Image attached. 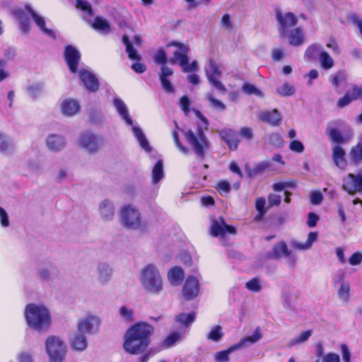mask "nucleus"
Masks as SVG:
<instances>
[{"label": "nucleus", "instance_id": "f257e3e1", "mask_svg": "<svg viewBox=\"0 0 362 362\" xmlns=\"http://www.w3.org/2000/svg\"><path fill=\"white\" fill-rule=\"evenodd\" d=\"M153 327L146 322H137L128 329L123 347L131 354H139L148 347Z\"/></svg>", "mask_w": 362, "mask_h": 362}, {"label": "nucleus", "instance_id": "f03ea898", "mask_svg": "<svg viewBox=\"0 0 362 362\" xmlns=\"http://www.w3.org/2000/svg\"><path fill=\"white\" fill-rule=\"evenodd\" d=\"M193 110L195 116L201 120L202 124H197L194 131L192 129L183 131V134L195 154L202 159L211 146V143L204 133L208 130L209 121L199 110Z\"/></svg>", "mask_w": 362, "mask_h": 362}, {"label": "nucleus", "instance_id": "7ed1b4c3", "mask_svg": "<svg viewBox=\"0 0 362 362\" xmlns=\"http://www.w3.org/2000/svg\"><path fill=\"white\" fill-rule=\"evenodd\" d=\"M24 316L28 327L37 331L47 329L51 323L49 311L42 304H28L24 310Z\"/></svg>", "mask_w": 362, "mask_h": 362}, {"label": "nucleus", "instance_id": "20e7f679", "mask_svg": "<svg viewBox=\"0 0 362 362\" xmlns=\"http://www.w3.org/2000/svg\"><path fill=\"white\" fill-rule=\"evenodd\" d=\"M113 105L121 117V119L126 123L127 125L132 127L133 134L138 141L140 146L146 152H150L151 147L144 135L142 129L134 123L129 112V109L126 103L119 98L115 97L112 100Z\"/></svg>", "mask_w": 362, "mask_h": 362}, {"label": "nucleus", "instance_id": "39448f33", "mask_svg": "<svg viewBox=\"0 0 362 362\" xmlns=\"http://www.w3.org/2000/svg\"><path fill=\"white\" fill-rule=\"evenodd\" d=\"M139 279L143 288L151 293L158 294L163 290V279L153 264H148L141 271Z\"/></svg>", "mask_w": 362, "mask_h": 362}, {"label": "nucleus", "instance_id": "423d86ee", "mask_svg": "<svg viewBox=\"0 0 362 362\" xmlns=\"http://www.w3.org/2000/svg\"><path fill=\"white\" fill-rule=\"evenodd\" d=\"M172 45L175 47V49L173 52V57L168 60L170 64H178L182 71L185 73L198 71L199 65L197 61H192L189 64V47L187 45L174 42Z\"/></svg>", "mask_w": 362, "mask_h": 362}, {"label": "nucleus", "instance_id": "0eeeda50", "mask_svg": "<svg viewBox=\"0 0 362 362\" xmlns=\"http://www.w3.org/2000/svg\"><path fill=\"white\" fill-rule=\"evenodd\" d=\"M46 352L49 362H64L66 354V346L59 337L49 336L45 341Z\"/></svg>", "mask_w": 362, "mask_h": 362}, {"label": "nucleus", "instance_id": "6e6552de", "mask_svg": "<svg viewBox=\"0 0 362 362\" xmlns=\"http://www.w3.org/2000/svg\"><path fill=\"white\" fill-rule=\"evenodd\" d=\"M153 59L156 63L163 65L161 73L159 76L163 88L168 93H173L175 92L174 86L168 79V77L173 74V71L172 69L165 66V64L168 62L166 53L163 49H160L154 54Z\"/></svg>", "mask_w": 362, "mask_h": 362}, {"label": "nucleus", "instance_id": "1a4fd4ad", "mask_svg": "<svg viewBox=\"0 0 362 362\" xmlns=\"http://www.w3.org/2000/svg\"><path fill=\"white\" fill-rule=\"evenodd\" d=\"M122 221L124 226L132 229L145 230L146 226L141 222L140 213L131 205L125 206L121 211Z\"/></svg>", "mask_w": 362, "mask_h": 362}, {"label": "nucleus", "instance_id": "9d476101", "mask_svg": "<svg viewBox=\"0 0 362 362\" xmlns=\"http://www.w3.org/2000/svg\"><path fill=\"white\" fill-rule=\"evenodd\" d=\"M205 73L209 83L213 86L218 91L221 93H226L227 90L221 81H219L222 75L220 66L214 60L210 59L209 65L205 67Z\"/></svg>", "mask_w": 362, "mask_h": 362}, {"label": "nucleus", "instance_id": "9b49d317", "mask_svg": "<svg viewBox=\"0 0 362 362\" xmlns=\"http://www.w3.org/2000/svg\"><path fill=\"white\" fill-rule=\"evenodd\" d=\"M78 145L85 151L95 153L102 145V139L90 132H84L80 134L77 140Z\"/></svg>", "mask_w": 362, "mask_h": 362}, {"label": "nucleus", "instance_id": "f8f14e48", "mask_svg": "<svg viewBox=\"0 0 362 362\" xmlns=\"http://www.w3.org/2000/svg\"><path fill=\"white\" fill-rule=\"evenodd\" d=\"M210 233L214 237L223 240L227 234H235L236 229L232 226L227 225L223 217H218L211 220Z\"/></svg>", "mask_w": 362, "mask_h": 362}, {"label": "nucleus", "instance_id": "ddd939ff", "mask_svg": "<svg viewBox=\"0 0 362 362\" xmlns=\"http://www.w3.org/2000/svg\"><path fill=\"white\" fill-rule=\"evenodd\" d=\"M341 187L351 195L362 193V174H347L342 178Z\"/></svg>", "mask_w": 362, "mask_h": 362}, {"label": "nucleus", "instance_id": "4468645a", "mask_svg": "<svg viewBox=\"0 0 362 362\" xmlns=\"http://www.w3.org/2000/svg\"><path fill=\"white\" fill-rule=\"evenodd\" d=\"M275 16L279 25V32L281 37L286 36L290 28L296 25L298 22L296 16L291 12L282 13L277 10Z\"/></svg>", "mask_w": 362, "mask_h": 362}, {"label": "nucleus", "instance_id": "2eb2a0df", "mask_svg": "<svg viewBox=\"0 0 362 362\" xmlns=\"http://www.w3.org/2000/svg\"><path fill=\"white\" fill-rule=\"evenodd\" d=\"M100 320L95 316L88 315L78 320L77 324V331L84 334H90L94 329L100 325Z\"/></svg>", "mask_w": 362, "mask_h": 362}, {"label": "nucleus", "instance_id": "dca6fc26", "mask_svg": "<svg viewBox=\"0 0 362 362\" xmlns=\"http://www.w3.org/2000/svg\"><path fill=\"white\" fill-rule=\"evenodd\" d=\"M271 256L274 258L286 257L288 264L293 267L296 264V257L294 254L290 251L284 242H281L273 247Z\"/></svg>", "mask_w": 362, "mask_h": 362}, {"label": "nucleus", "instance_id": "f3484780", "mask_svg": "<svg viewBox=\"0 0 362 362\" xmlns=\"http://www.w3.org/2000/svg\"><path fill=\"white\" fill-rule=\"evenodd\" d=\"M199 292V280L193 276H188L182 288V294L184 298L188 300L194 299L197 296Z\"/></svg>", "mask_w": 362, "mask_h": 362}, {"label": "nucleus", "instance_id": "a211bd4d", "mask_svg": "<svg viewBox=\"0 0 362 362\" xmlns=\"http://www.w3.org/2000/svg\"><path fill=\"white\" fill-rule=\"evenodd\" d=\"M64 57L69 70L72 73H76L81 59L79 51L74 47L68 45L65 48Z\"/></svg>", "mask_w": 362, "mask_h": 362}, {"label": "nucleus", "instance_id": "6ab92c4d", "mask_svg": "<svg viewBox=\"0 0 362 362\" xmlns=\"http://www.w3.org/2000/svg\"><path fill=\"white\" fill-rule=\"evenodd\" d=\"M25 9L45 35L53 38L55 37L54 30L46 28V21L44 17L35 12L30 6H25Z\"/></svg>", "mask_w": 362, "mask_h": 362}, {"label": "nucleus", "instance_id": "aec40b11", "mask_svg": "<svg viewBox=\"0 0 362 362\" xmlns=\"http://www.w3.org/2000/svg\"><path fill=\"white\" fill-rule=\"evenodd\" d=\"M65 138L57 134H52L47 136L45 140L47 148L52 152L61 151L66 146Z\"/></svg>", "mask_w": 362, "mask_h": 362}, {"label": "nucleus", "instance_id": "412c9836", "mask_svg": "<svg viewBox=\"0 0 362 362\" xmlns=\"http://www.w3.org/2000/svg\"><path fill=\"white\" fill-rule=\"evenodd\" d=\"M79 76L81 80L88 90L95 92L98 89V80L92 73L86 70H81Z\"/></svg>", "mask_w": 362, "mask_h": 362}, {"label": "nucleus", "instance_id": "4be33fe9", "mask_svg": "<svg viewBox=\"0 0 362 362\" xmlns=\"http://www.w3.org/2000/svg\"><path fill=\"white\" fill-rule=\"evenodd\" d=\"M332 158L334 165L340 170H345L347 162L345 158V151L339 145H334L332 149Z\"/></svg>", "mask_w": 362, "mask_h": 362}, {"label": "nucleus", "instance_id": "5701e85b", "mask_svg": "<svg viewBox=\"0 0 362 362\" xmlns=\"http://www.w3.org/2000/svg\"><path fill=\"white\" fill-rule=\"evenodd\" d=\"M332 124L342 125L343 122L338 121L327 125L326 133L329 136L330 140L333 143L337 144L336 145L345 143L346 141H348L349 138L344 136L337 129L332 127Z\"/></svg>", "mask_w": 362, "mask_h": 362}, {"label": "nucleus", "instance_id": "b1692460", "mask_svg": "<svg viewBox=\"0 0 362 362\" xmlns=\"http://www.w3.org/2000/svg\"><path fill=\"white\" fill-rule=\"evenodd\" d=\"M220 135L230 150L234 151L238 148L240 140L235 131L230 129H223L220 132Z\"/></svg>", "mask_w": 362, "mask_h": 362}, {"label": "nucleus", "instance_id": "393cba45", "mask_svg": "<svg viewBox=\"0 0 362 362\" xmlns=\"http://www.w3.org/2000/svg\"><path fill=\"white\" fill-rule=\"evenodd\" d=\"M112 269L110 266L105 262H100L97 267V279L100 284H105L111 279Z\"/></svg>", "mask_w": 362, "mask_h": 362}, {"label": "nucleus", "instance_id": "a878e982", "mask_svg": "<svg viewBox=\"0 0 362 362\" xmlns=\"http://www.w3.org/2000/svg\"><path fill=\"white\" fill-rule=\"evenodd\" d=\"M318 234L317 232H310L308 235V239L305 243H300L297 240H292L291 242V246L296 250L300 251H305L310 250L313 244L317 241Z\"/></svg>", "mask_w": 362, "mask_h": 362}, {"label": "nucleus", "instance_id": "bb28decb", "mask_svg": "<svg viewBox=\"0 0 362 362\" xmlns=\"http://www.w3.org/2000/svg\"><path fill=\"white\" fill-rule=\"evenodd\" d=\"M79 103L74 99L64 100L61 104L62 112L66 116H74L79 111Z\"/></svg>", "mask_w": 362, "mask_h": 362}, {"label": "nucleus", "instance_id": "cd10ccee", "mask_svg": "<svg viewBox=\"0 0 362 362\" xmlns=\"http://www.w3.org/2000/svg\"><path fill=\"white\" fill-rule=\"evenodd\" d=\"M262 338V334L259 328H256L252 335L242 338L238 343L235 344L238 349L247 347L255 344Z\"/></svg>", "mask_w": 362, "mask_h": 362}, {"label": "nucleus", "instance_id": "c85d7f7f", "mask_svg": "<svg viewBox=\"0 0 362 362\" xmlns=\"http://www.w3.org/2000/svg\"><path fill=\"white\" fill-rule=\"evenodd\" d=\"M14 144L11 136L7 134L0 132V153L8 155L13 152Z\"/></svg>", "mask_w": 362, "mask_h": 362}, {"label": "nucleus", "instance_id": "c756f323", "mask_svg": "<svg viewBox=\"0 0 362 362\" xmlns=\"http://www.w3.org/2000/svg\"><path fill=\"white\" fill-rule=\"evenodd\" d=\"M195 320V313H180L175 317V322L179 324L181 327V331L185 333L187 332V328L192 324Z\"/></svg>", "mask_w": 362, "mask_h": 362}, {"label": "nucleus", "instance_id": "7c9ffc66", "mask_svg": "<svg viewBox=\"0 0 362 362\" xmlns=\"http://www.w3.org/2000/svg\"><path fill=\"white\" fill-rule=\"evenodd\" d=\"M337 295L338 299L342 303H348L351 300V285L349 281H342L340 285H339Z\"/></svg>", "mask_w": 362, "mask_h": 362}, {"label": "nucleus", "instance_id": "2f4dec72", "mask_svg": "<svg viewBox=\"0 0 362 362\" xmlns=\"http://www.w3.org/2000/svg\"><path fill=\"white\" fill-rule=\"evenodd\" d=\"M71 345L73 349L78 351H84L88 346V341L83 332L74 334L71 339Z\"/></svg>", "mask_w": 362, "mask_h": 362}, {"label": "nucleus", "instance_id": "473e14b6", "mask_svg": "<svg viewBox=\"0 0 362 362\" xmlns=\"http://www.w3.org/2000/svg\"><path fill=\"white\" fill-rule=\"evenodd\" d=\"M259 119L273 126H278L281 122V117L277 110H273L261 112L259 114Z\"/></svg>", "mask_w": 362, "mask_h": 362}, {"label": "nucleus", "instance_id": "72a5a7b5", "mask_svg": "<svg viewBox=\"0 0 362 362\" xmlns=\"http://www.w3.org/2000/svg\"><path fill=\"white\" fill-rule=\"evenodd\" d=\"M288 42L293 46H299L304 43L305 35L301 28H296L288 32Z\"/></svg>", "mask_w": 362, "mask_h": 362}, {"label": "nucleus", "instance_id": "f704fd0d", "mask_svg": "<svg viewBox=\"0 0 362 362\" xmlns=\"http://www.w3.org/2000/svg\"><path fill=\"white\" fill-rule=\"evenodd\" d=\"M168 278L172 285L178 286L184 279V272L180 267H175L168 272Z\"/></svg>", "mask_w": 362, "mask_h": 362}, {"label": "nucleus", "instance_id": "c9c22d12", "mask_svg": "<svg viewBox=\"0 0 362 362\" xmlns=\"http://www.w3.org/2000/svg\"><path fill=\"white\" fill-rule=\"evenodd\" d=\"M100 215L105 220H110L115 214L113 204L109 200H103L100 204Z\"/></svg>", "mask_w": 362, "mask_h": 362}, {"label": "nucleus", "instance_id": "e433bc0d", "mask_svg": "<svg viewBox=\"0 0 362 362\" xmlns=\"http://www.w3.org/2000/svg\"><path fill=\"white\" fill-rule=\"evenodd\" d=\"M351 162L358 165L362 161V139L358 144L353 146L349 152Z\"/></svg>", "mask_w": 362, "mask_h": 362}, {"label": "nucleus", "instance_id": "4c0bfd02", "mask_svg": "<svg viewBox=\"0 0 362 362\" xmlns=\"http://www.w3.org/2000/svg\"><path fill=\"white\" fill-rule=\"evenodd\" d=\"M272 165L271 161L269 160H263L259 162L251 168H247V174L250 177L255 176L258 174H260L265 170H267L270 168Z\"/></svg>", "mask_w": 362, "mask_h": 362}, {"label": "nucleus", "instance_id": "58836bf2", "mask_svg": "<svg viewBox=\"0 0 362 362\" xmlns=\"http://www.w3.org/2000/svg\"><path fill=\"white\" fill-rule=\"evenodd\" d=\"M164 177L163 163L161 160H158L152 169L151 178L152 183L156 185Z\"/></svg>", "mask_w": 362, "mask_h": 362}, {"label": "nucleus", "instance_id": "ea45409f", "mask_svg": "<svg viewBox=\"0 0 362 362\" xmlns=\"http://www.w3.org/2000/svg\"><path fill=\"white\" fill-rule=\"evenodd\" d=\"M237 350L238 348L233 344L226 350L216 352L214 356V360L216 362H229L230 355Z\"/></svg>", "mask_w": 362, "mask_h": 362}, {"label": "nucleus", "instance_id": "a19ab883", "mask_svg": "<svg viewBox=\"0 0 362 362\" xmlns=\"http://www.w3.org/2000/svg\"><path fill=\"white\" fill-rule=\"evenodd\" d=\"M94 29L103 34H107L110 32V25L109 22L101 17H96L93 23Z\"/></svg>", "mask_w": 362, "mask_h": 362}, {"label": "nucleus", "instance_id": "79ce46f5", "mask_svg": "<svg viewBox=\"0 0 362 362\" xmlns=\"http://www.w3.org/2000/svg\"><path fill=\"white\" fill-rule=\"evenodd\" d=\"M122 42L126 46V52L128 54V57L132 60L140 61L141 57L138 52L133 47V45L129 42V38L127 35H123Z\"/></svg>", "mask_w": 362, "mask_h": 362}, {"label": "nucleus", "instance_id": "37998d69", "mask_svg": "<svg viewBox=\"0 0 362 362\" xmlns=\"http://www.w3.org/2000/svg\"><path fill=\"white\" fill-rule=\"evenodd\" d=\"M276 92L281 97H288L295 94L296 88L292 84L285 82L276 88Z\"/></svg>", "mask_w": 362, "mask_h": 362}, {"label": "nucleus", "instance_id": "c03bdc74", "mask_svg": "<svg viewBox=\"0 0 362 362\" xmlns=\"http://www.w3.org/2000/svg\"><path fill=\"white\" fill-rule=\"evenodd\" d=\"M223 332L221 326L215 325L211 327L206 335V339L209 341L218 342L221 341L223 337Z\"/></svg>", "mask_w": 362, "mask_h": 362}, {"label": "nucleus", "instance_id": "a18cd8bd", "mask_svg": "<svg viewBox=\"0 0 362 362\" xmlns=\"http://www.w3.org/2000/svg\"><path fill=\"white\" fill-rule=\"evenodd\" d=\"M184 334L185 332L182 331L173 332L163 341V345L166 348L174 346L177 341L181 339Z\"/></svg>", "mask_w": 362, "mask_h": 362}, {"label": "nucleus", "instance_id": "49530a36", "mask_svg": "<svg viewBox=\"0 0 362 362\" xmlns=\"http://www.w3.org/2000/svg\"><path fill=\"white\" fill-rule=\"evenodd\" d=\"M312 330H306L303 332H301L299 335L296 336V337L293 338L289 342H288V346L293 347L297 344L305 343L308 340V339L312 335Z\"/></svg>", "mask_w": 362, "mask_h": 362}, {"label": "nucleus", "instance_id": "de8ad7c7", "mask_svg": "<svg viewBox=\"0 0 362 362\" xmlns=\"http://www.w3.org/2000/svg\"><path fill=\"white\" fill-rule=\"evenodd\" d=\"M119 314L123 321L126 322H132L134 321V312L131 308L122 305L119 309Z\"/></svg>", "mask_w": 362, "mask_h": 362}, {"label": "nucleus", "instance_id": "09e8293b", "mask_svg": "<svg viewBox=\"0 0 362 362\" xmlns=\"http://www.w3.org/2000/svg\"><path fill=\"white\" fill-rule=\"evenodd\" d=\"M319 60L321 66L324 69H329L334 66V60L329 55V54L324 50L322 51V52H320Z\"/></svg>", "mask_w": 362, "mask_h": 362}, {"label": "nucleus", "instance_id": "8fccbe9b", "mask_svg": "<svg viewBox=\"0 0 362 362\" xmlns=\"http://www.w3.org/2000/svg\"><path fill=\"white\" fill-rule=\"evenodd\" d=\"M322 47L320 45H313L310 46L305 51V57L308 59H313L320 57V52H322Z\"/></svg>", "mask_w": 362, "mask_h": 362}, {"label": "nucleus", "instance_id": "3c124183", "mask_svg": "<svg viewBox=\"0 0 362 362\" xmlns=\"http://www.w3.org/2000/svg\"><path fill=\"white\" fill-rule=\"evenodd\" d=\"M243 91L247 95H255L258 97H263V93L255 85L250 83H245L242 87Z\"/></svg>", "mask_w": 362, "mask_h": 362}, {"label": "nucleus", "instance_id": "603ef678", "mask_svg": "<svg viewBox=\"0 0 362 362\" xmlns=\"http://www.w3.org/2000/svg\"><path fill=\"white\" fill-rule=\"evenodd\" d=\"M206 99L209 101L211 103V105L221 111H223L226 109V105L223 103H222L221 100L216 99L214 96V95L211 93H209L206 95Z\"/></svg>", "mask_w": 362, "mask_h": 362}, {"label": "nucleus", "instance_id": "864d4df0", "mask_svg": "<svg viewBox=\"0 0 362 362\" xmlns=\"http://www.w3.org/2000/svg\"><path fill=\"white\" fill-rule=\"evenodd\" d=\"M43 88H44V87L42 83H33V84L30 85L28 87L27 90H28V94L32 98H36L41 94V93L43 90Z\"/></svg>", "mask_w": 362, "mask_h": 362}, {"label": "nucleus", "instance_id": "5fc2aeb1", "mask_svg": "<svg viewBox=\"0 0 362 362\" xmlns=\"http://www.w3.org/2000/svg\"><path fill=\"white\" fill-rule=\"evenodd\" d=\"M76 6L81 11L85 12L88 16H92L93 15L91 5L89 2L85 0H76Z\"/></svg>", "mask_w": 362, "mask_h": 362}, {"label": "nucleus", "instance_id": "6e6d98bb", "mask_svg": "<svg viewBox=\"0 0 362 362\" xmlns=\"http://www.w3.org/2000/svg\"><path fill=\"white\" fill-rule=\"evenodd\" d=\"M245 287L252 292H259L262 289V285L259 280L257 278H254L248 281L245 284Z\"/></svg>", "mask_w": 362, "mask_h": 362}, {"label": "nucleus", "instance_id": "4d7b16f0", "mask_svg": "<svg viewBox=\"0 0 362 362\" xmlns=\"http://www.w3.org/2000/svg\"><path fill=\"white\" fill-rule=\"evenodd\" d=\"M190 104L191 102L187 95L182 96L180 100V107L186 116L189 115V112L191 111V109L189 108ZM193 110L194 109H192V111L194 112Z\"/></svg>", "mask_w": 362, "mask_h": 362}, {"label": "nucleus", "instance_id": "13d9d810", "mask_svg": "<svg viewBox=\"0 0 362 362\" xmlns=\"http://www.w3.org/2000/svg\"><path fill=\"white\" fill-rule=\"evenodd\" d=\"M268 142L274 146L279 147L282 145L283 140L278 133H272L267 136Z\"/></svg>", "mask_w": 362, "mask_h": 362}, {"label": "nucleus", "instance_id": "bf43d9fd", "mask_svg": "<svg viewBox=\"0 0 362 362\" xmlns=\"http://www.w3.org/2000/svg\"><path fill=\"white\" fill-rule=\"evenodd\" d=\"M16 15L19 17L21 23H20V28L23 33H27L30 30V25L28 20L24 18L23 13L21 10H18L16 11Z\"/></svg>", "mask_w": 362, "mask_h": 362}, {"label": "nucleus", "instance_id": "052dcab7", "mask_svg": "<svg viewBox=\"0 0 362 362\" xmlns=\"http://www.w3.org/2000/svg\"><path fill=\"white\" fill-rule=\"evenodd\" d=\"M353 100H355L353 98V95H352L351 90L349 89L346 93V94L341 98H340L339 100L337 105L339 107H344L348 105Z\"/></svg>", "mask_w": 362, "mask_h": 362}, {"label": "nucleus", "instance_id": "680f3d73", "mask_svg": "<svg viewBox=\"0 0 362 362\" xmlns=\"http://www.w3.org/2000/svg\"><path fill=\"white\" fill-rule=\"evenodd\" d=\"M289 148L291 151L301 153L304 151L305 147L303 143L298 140H292L289 144Z\"/></svg>", "mask_w": 362, "mask_h": 362}, {"label": "nucleus", "instance_id": "e2e57ef3", "mask_svg": "<svg viewBox=\"0 0 362 362\" xmlns=\"http://www.w3.org/2000/svg\"><path fill=\"white\" fill-rule=\"evenodd\" d=\"M323 199L322 194L319 191H312L310 193V200L314 205L320 204Z\"/></svg>", "mask_w": 362, "mask_h": 362}, {"label": "nucleus", "instance_id": "0e129e2a", "mask_svg": "<svg viewBox=\"0 0 362 362\" xmlns=\"http://www.w3.org/2000/svg\"><path fill=\"white\" fill-rule=\"evenodd\" d=\"M348 18L354 25H356L358 28L362 35V18H360L356 13H351L349 15Z\"/></svg>", "mask_w": 362, "mask_h": 362}, {"label": "nucleus", "instance_id": "69168bd1", "mask_svg": "<svg viewBox=\"0 0 362 362\" xmlns=\"http://www.w3.org/2000/svg\"><path fill=\"white\" fill-rule=\"evenodd\" d=\"M362 262V253L354 252L349 259V263L352 266L359 265Z\"/></svg>", "mask_w": 362, "mask_h": 362}, {"label": "nucleus", "instance_id": "338daca9", "mask_svg": "<svg viewBox=\"0 0 362 362\" xmlns=\"http://www.w3.org/2000/svg\"><path fill=\"white\" fill-rule=\"evenodd\" d=\"M322 362H340V356L337 354L329 352L322 357Z\"/></svg>", "mask_w": 362, "mask_h": 362}, {"label": "nucleus", "instance_id": "774afa93", "mask_svg": "<svg viewBox=\"0 0 362 362\" xmlns=\"http://www.w3.org/2000/svg\"><path fill=\"white\" fill-rule=\"evenodd\" d=\"M17 359L18 362H34L33 354L26 351L19 354Z\"/></svg>", "mask_w": 362, "mask_h": 362}]
</instances>
